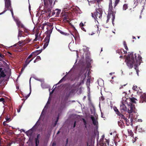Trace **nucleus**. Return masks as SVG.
I'll use <instances>...</instances> for the list:
<instances>
[{
	"label": "nucleus",
	"instance_id": "f257e3e1",
	"mask_svg": "<svg viewBox=\"0 0 146 146\" xmlns=\"http://www.w3.org/2000/svg\"><path fill=\"white\" fill-rule=\"evenodd\" d=\"M142 61V58L140 56L138 55L137 58V57L136 54H133V52L128 54L125 60V62L126 64L129 69H131L133 68V66H134V68L136 70L137 75H138V73L136 68L137 67L138 65L141 64V62Z\"/></svg>",
	"mask_w": 146,
	"mask_h": 146
},
{
	"label": "nucleus",
	"instance_id": "f03ea898",
	"mask_svg": "<svg viewBox=\"0 0 146 146\" xmlns=\"http://www.w3.org/2000/svg\"><path fill=\"white\" fill-rule=\"evenodd\" d=\"M136 100H137L133 98H129L127 99L126 102L128 105V112L129 113H131L133 111L135 108L134 105L132 103H135Z\"/></svg>",
	"mask_w": 146,
	"mask_h": 146
},
{
	"label": "nucleus",
	"instance_id": "7ed1b4c3",
	"mask_svg": "<svg viewBox=\"0 0 146 146\" xmlns=\"http://www.w3.org/2000/svg\"><path fill=\"white\" fill-rule=\"evenodd\" d=\"M114 7H113L112 6V0H110L109 6V9L108 15V16L110 15L111 17V20L113 24V22L115 19V14L116 12V10L115 7L114 5Z\"/></svg>",
	"mask_w": 146,
	"mask_h": 146
},
{
	"label": "nucleus",
	"instance_id": "20e7f679",
	"mask_svg": "<svg viewBox=\"0 0 146 146\" xmlns=\"http://www.w3.org/2000/svg\"><path fill=\"white\" fill-rule=\"evenodd\" d=\"M96 12H94V14L92 13V17L94 18L95 20H101L103 13L102 9L100 8L98 9L96 8Z\"/></svg>",
	"mask_w": 146,
	"mask_h": 146
},
{
	"label": "nucleus",
	"instance_id": "39448f33",
	"mask_svg": "<svg viewBox=\"0 0 146 146\" xmlns=\"http://www.w3.org/2000/svg\"><path fill=\"white\" fill-rule=\"evenodd\" d=\"M5 10L2 12L0 13V15L4 13L7 10H10L11 9H12L10 0H5Z\"/></svg>",
	"mask_w": 146,
	"mask_h": 146
},
{
	"label": "nucleus",
	"instance_id": "423d86ee",
	"mask_svg": "<svg viewBox=\"0 0 146 146\" xmlns=\"http://www.w3.org/2000/svg\"><path fill=\"white\" fill-rule=\"evenodd\" d=\"M50 34H48L46 35V37L45 38L44 43L43 46V48L44 49L48 45L50 39Z\"/></svg>",
	"mask_w": 146,
	"mask_h": 146
},
{
	"label": "nucleus",
	"instance_id": "0eeeda50",
	"mask_svg": "<svg viewBox=\"0 0 146 146\" xmlns=\"http://www.w3.org/2000/svg\"><path fill=\"white\" fill-rule=\"evenodd\" d=\"M43 1L45 8L48 7L49 6H51L53 2L52 0H43Z\"/></svg>",
	"mask_w": 146,
	"mask_h": 146
},
{
	"label": "nucleus",
	"instance_id": "6e6552de",
	"mask_svg": "<svg viewBox=\"0 0 146 146\" xmlns=\"http://www.w3.org/2000/svg\"><path fill=\"white\" fill-rule=\"evenodd\" d=\"M97 31V33L98 32V27L97 26H94L92 29L90 31L89 34L91 35H92L96 33Z\"/></svg>",
	"mask_w": 146,
	"mask_h": 146
},
{
	"label": "nucleus",
	"instance_id": "1a4fd4ad",
	"mask_svg": "<svg viewBox=\"0 0 146 146\" xmlns=\"http://www.w3.org/2000/svg\"><path fill=\"white\" fill-rule=\"evenodd\" d=\"M120 110L122 113H123V112H125L127 111H128L126 106L123 102H122L120 105Z\"/></svg>",
	"mask_w": 146,
	"mask_h": 146
},
{
	"label": "nucleus",
	"instance_id": "9d476101",
	"mask_svg": "<svg viewBox=\"0 0 146 146\" xmlns=\"http://www.w3.org/2000/svg\"><path fill=\"white\" fill-rule=\"evenodd\" d=\"M140 103L146 102V94L144 93L140 96Z\"/></svg>",
	"mask_w": 146,
	"mask_h": 146
},
{
	"label": "nucleus",
	"instance_id": "9b49d317",
	"mask_svg": "<svg viewBox=\"0 0 146 146\" xmlns=\"http://www.w3.org/2000/svg\"><path fill=\"white\" fill-rule=\"evenodd\" d=\"M79 87H78V86L76 85L75 84H74L72 86V88L70 91V93H73L75 92L76 90Z\"/></svg>",
	"mask_w": 146,
	"mask_h": 146
},
{
	"label": "nucleus",
	"instance_id": "f8f14e48",
	"mask_svg": "<svg viewBox=\"0 0 146 146\" xmlns=\"http://www.w3.org/2000/svg\"><path fill=\"white\" fill-rule=\"evenodd\" d=\"M113 110L115 111V113L117 115H118L121 117H123V115L122 114H121L120 113L118 109L116 107H113Z\"/></svg>",
	"mask_w": 146,
	"mask_h": 146
},
{
	"label": "nucleus",
	"instance_id": "ddd939ff",
	"mask_svg": "<svg viewBox=\"0 0 146 146\" xmlns=\"http://www.w3.org/2000/svg\"><path fill=\"white\" fill-rule=\"evenodd\" d=\"M121 119H123L125 121L126 125L128 126L129 125L130 123L129 122V120L125 117L124 115H123V117H121Z\"/></svg>",
	"mask_w": 146,
	"mask_h": 146
},
{
	"label": "nucleus",
	"instance_id": "4468645a",
	"mask_svg": "<svg viewBox=\"0 0 146 146\" xmlns=\"http://www.w3.org/2000/svg\"><path fill=\"white\" fill-rule=\"evenodd\" d=\"M33 58L31 59L27 58L25 61V63L24 64L26 66H27V65L30 63V62L33 60Z\"/></svg>",
	"mask_w": 146,
	"mask_h": 146
},
{
	"label": "nucleus",
	"instance_id": "2eb2a0df",
	"mask_svg": "<svg viewBox=\"0 0 146 146\" xmlns=\"http://www.w3.org/2000/svg\"><path fill=\"white\" fill-rule=\"evenodd\" d=\"M6 76V74L3 71V69L2 68H0V78L1 77H4Z\"/></svg>",
	"mask_w": 146,
	"mask_h": 146
},
{
	"label": "nucleus",
	"instance_id": "dca6fc26",
	"mask_svg": "<svg viewBox=\"0 0 146 146\" xmlns=\"http://www.w3.org/2000/svg\"><path fill=\"white\" fill-rule=\"evenodd\" d=\"M51 8L50 7L46 9H45V12L46 13H47V14L48 15V16L50 17V13L51 12Z\"/></svg>",
	"mask_w": 146,
	"mask_h": 146
},
{
	"label": "nucleus",
	"instance_id": "f3484780",
	"mask_svg": "<svg viewBox=\"0 0 146 146\" xmlns=\"http://www.w3.org/2000/svg\"><path fill=\"white\" fill-rule=\"evenodd\" d=\"M42 49L39 50H36L33 52V54L34 56H36L37 55L40 53L42 51Z\"/></svg>",
	"mask_w": 146,
	"mask_h": 146
},
{
	"label": "nucleus",
	"instance_id": "a211bd4d",
	"mask_svg": "<svg viewBox=\"0 0 146 146\" xmlns=\"http://www.w3.org/2000/svg\"><path fill=\"white\" fill-rule=\"evenodd\" d=\"M18 37H21L22 36L24 37V36L23 35V34H24V32L23 31H21L20 29H18Z\"/></svg>",
	"mask_w": 146,
	"mask_h": 146
},
{
	"label": "nucleus",
	"instance_id": "6ab92c4d",
	"mask_svg": "<svg viewBox=\"0 0 146 146\" xmlns=\"http://www.w3.org/2000/svg\"><path fill=\"white\" fill-rule=\"evenodd\" d=\"M102 139L100 140V142L101 143V144H102L103 145H104V144H105V146H106V143H107L108 145L109 144V142L107 140H106V143H103V141L104 140V135L102 136Z\"/></svg>",
	"mask_w": 146,
	"mask_h": 146
},
{
	"label": "nucleus",
	"instance_id": "aec40b11",
	"mask_svg": "<svg viewBox=\"0 0 146 146\" xmlns=\"http://www.w3.org/2000/svg\"><path fill=\"white\" fill-rule=\"evenodd\" d=\"M57 30L61 34L65 36H68L70 35L69 34H68L62 31L61 30L59 29H57Z\"/></svg>",
	"mask_w": 146,
	"mask_h": 146
},
{
	"label": "nucleus",
	"instance_id": "412c9836",
	"mask_svg": "<svg viewBox=\"0 0 146 146\" xmlns=\"http://www.w3.org/2000/svg\"><path fill=\"white\" fill-rule=\"evenodd\" d=\"M33 131L31 130H29L27 131L25 133L28 136H31L33 134Z\"/></svg>",
	"mask_w": 146,
	"mask_h": 146
},
{
	"label": "nucleus",
	"instance_id": "4be33fe9",
	"mask_svg": "<svg viewBox=\"0 0 146 146\" xmlns=\"http://www.w3.org/2000/svg\"><path fill=\"white\" fill-rule=\"evenodd\" d=\"M17 25L18 26V27H20L21 28H23L25 27L21 23V22L19 21H18L17 22Z\"/></svg>",
	"mask_w": 146,
	"mask_h": 146
},
{
	"label": "nucleus",
	"instance_id": "5701e85b",
	"mask_svg": "<svg viewBox=\"0 0 146 146\" xmlns=\"http://www.w3.org/2000/svg\"><path fill=\"white\" fill-rule=\"evenodd\" d=\"M74 32H70V34L73 36V37L75 39L76 36V35H77V31L76 30H74Z\"/></svg>",
	"mask_w": 146,
	"mask_h": 146
},
{
	"label": "nucleus",
	"instance_id": "b1692460",
	"mask_svg": "<svg viewBox=\"0 0 146 146\" xmlns=\"http://www.w3.org/2000/svg\"><path fill=\"white\" fill-rule=\"evenodd\" d=\"M56 16L55 17H58L61 12V10L60 9H56L55 10Z\"/></svg>",
	"mask_w": 146,
	"mask_h": 146
},
{
	"label": "nucleus",
	"instance_id": "393cba45",
	"mask_svg": "<svg viewBox=\"0 0 146 146\" xmlns=\"http://www.w3.org/2000/svg\"><path fill=\"white\" fill-rule=\"evenodd\" d=\"M127 131L129 136H131V137H133V136L134 134L132 131L131 130L128 129L127 130Z\"/></svg>",
	"mask_w": 146,
	"mask_h": 146
},
{
	"label": "nucleus",
	"instance_id": "a878e982",
	"mask_svg": "<svg viewBox=\"0 0 146 146\" xmlns=\"http://www.w3.org/2000/svg\"><path fill=\"white\" fill-rule=\"evenodd\" d=\"M23 28V30H24V33H27V34H25V35H28L29 34V30L27 29L25 27H24V28Z\"/></svg>",
	"mask_w": 146,
	"mask_h": 146
},
{
	"label": "nucleus",
	"instance_id": "bb28decb",
	"mask_svg": "<svg viewBox=\"0 0 146 146\" xmlns=\"http://www.w3.org/2000/svg\"><path fill=\"white\" fill-rule=\"evenodd\" d=\"M119 125L121 128H123L125 127V125L123 124L122 122L118 121V122Z\"/></svg>",
	"mask_w": 146,
	"mask_h": 146
},
{
	"label": "nucleus",
	"instance_id": "cd10ccee",
	"mask_svg": "<svg viewBox=\"0 0 146 146\" xmlns=\"http://www.w3.org/2000/svg\"><path fill=\"white\" fill-rule=\"evenodd\" d=\"M67 74H66L64 77H63L62 78L59 82L58 83V84H56V85H57V84H59L60 83H61V82H62L64 80H66V79H65V78L66 77V76H67Z\"/></svg>",
	"mask_w": 146,
	"mask_h": 146
},
{
	"label": "nucleus",
	"instance_id": "c85d7f7f",
	"mask_svg": "<svg viewBox=\"0 0 146 146\" xmlns=\"http://www.w3.org/2000/svg\"><path fill=\"white\" fill-rule=\"evenodd\" d=\"M84 80H81L80 82L76 85L78 87H79L81 85L83 84L84 83Z\"/></svg>",
	"mask_w": 146,
	"mask_h": 146
},
{
	"label": "nucleus",
	"instance_id": "c756f323",
	"mask_svg": "<svg viewBox=\"0 0 146 146\" xmlns=\"http://www.w3.org/2000/svg\"><path fill=\"white\" fill-rule=\"evenodd\" d=\"M40 136V134H38L36 136V137L35 138V143H39V138Z\"/></svg>",
	"mask_w": 146,
	"mask_h": 146
},
{
	"label": "nucleus",
	"instance_id": "7c9ffc66",
	"mask_svg": "<svg viewBox=\"0 0 146 146\" xmlns=\"http://www.w3.org/2000/svg\"><path fill=\"white\" fill-rule=\"evenodd\" d=\"M92 120V121L94 125H96V121L94 117H91Z\"/></svg>",
	"mask_w": 146,
	"mask_h": 146
},
{
	"label": "nucleus",
	"instance_id": "2f4dec72",
	"mask_svg": "<svg viewBox=\"0 0 146 146\" xmlns=\"http://www.w3.org/2000/svg\"><path fill=\"white\" fill-rule=\"evenodd\" d=\"M122 51H124L123 49H120L116 51L117 53H119V54H123V52Z\"/></svg>",
	"mask_w": 146,
	"mask_h": 146
},
{
	"label": "nucleus",
	"instance_id": "473e14b6",
	"mask_svg": "<svg viewBox=\"0 0 146 146\" xmlns=\"http://www.w3.org/2000/svg\"><path fill=\"white\" fill-rule=\"evenodd\" d=\"M87 72H86L81 77V80H85L86 77Z\"/></svg>",
	"mask_w": 146,
	"mask_h": 146
},
{
	"label": "nucleus",
	"instance_id": "72a5a7b5",
	"mask_svg": "<svg viewBox=\"0 0 146 146\" xmlns=\"http://www.w3.org/2000/svg\"><path fill=\"white\" fill-rule=\"evenodd\" d=\"M127 5L126 4H124L123 5V10H125L128 8Z\"/></svg>",
	"mask_w": 146,
	"mask_h": 146
},
{
	"label": "nucleus",
	"instance_id": "f704fd0d",
	"mask_svg": "<svg viewBox=\"0 0 146 146\" xmlns=\"http://www.w3.org/2000/svg\"><path fill=\"white\" fill-rule=\"evenodd\" d=\"M139 88H138L137 86L136 85H134L132 88V89L135 91H137L138 90V89Z\"/></svg>",
	"mask_w": 146,
	"mask_h": 146
},
{
	"label": "nucleus",
	"instance_id": "c9c22d12",
	"mask_svg": "<svg viewBox=\"0 0 146 146\" xmlns=\"http://www.w3.org/2000/svg\"><path fill=\"white\" fill-rule=\"evenodd\" d=\"M115 1L114 3L115 7L119 2L120 0H115Z\"/></svg>",
	"mask_w": 146,
	"mask_h": 146
},
{
	"label": "nucleus",
	"instance_id": "e433bc0d",
	"mask_svg": "<svg viewBox=\"0 0 146 146\" xmlns=\"http://www.w3.org/2000/svg\"><path fill=\"white\" fill-rule=\"evenodd\" d=\"M27 66H26L24 64H23V67L22 68L21 70V73L23 72L25 68L27 67Z\"/></svg>",
	"mask_w": 146,
	"mask_h": 146
},
{
	"label": "nucleus",
	"instance_id": "4c0bfd02",
	"mask_svg": "<svg viewBox=\"0 0 146 146\" xmlns=\"http://www.w3.org/2000/svg\"><path fill=\"white\" fill-rule=\"evenodd\" d=\"M27 66H26L24 64H23V67L22 68L21 70V73L23 72L25 68L27 67Z\"/></svg>",
	"mask_w": 146,
	"mask_h": 146
},
{
	"label": "nucleus",
	"instance_id": "58836bf2",
	"mask_svg": "<svg viewBox=\"0 0 146 146\" xmlns=\"http://www.w3.org/2000/svg\"><path fill=\"white\" fill-rule=\"evenodd\" d=\"M31 41V40L29 38H27L24 40V42L26 43H28Z\"/></svg>",
	"mask_w": 146,
	"mask_h": 146
},
{
	"label": "nucleus",
	"instance_id": "ea45409f",
	"mask_svg": "<svg viewBox=\"0 0 146 146\" xmlns=\"http://www.w3.org/2000/svg\"><path fill=\"white\" fill-rule=\"evenodd\" d=\"M107 19L106 21V23H107L108 21H109V19L110 18H111V16H110V15L109 16H108V15H107Z\"/></svg>",
	"mask_w": 146,
	"mask_h": 146
},
{
	"label": "nucleus",
	"instance_id": "a19ab883",
	"mask_svg": "<svg viewBox=\"0 0 146 146\" xmlns=\"http://www.w3.org/2000/svg\"><path fill=\"white\" fill-rule=\"evenodd\" d=\"M100 2V0H94L92 1L93 3H94L96 2L98 3Z\"/></svg>",
	"mask_w": 146,
	"mask_h": 146
},
{
	"label": "nucleus",
	"instance_id": "79ce46f5",
	"mask_svg": "<svg viewBox=\"0 0 146 146\" xmlns=\"http://www.w3.org/2000/svg\"><path fill=\"white\" fill-rule=\"evenodd\" d=\"M83 122L84 123V125L85 126V127L86 128V124H87V123H86V120H85V119H83Z\"/></svg>",
	"mask_w": 146,
	"mask_h": 146
},
{
	"label": "nucleus",
	"instance_id": "37998d69",
	"mask_svg": "<svg viewBox=\"0 0 146 146\" xmlns=\"http://www.w3.org/2000/svg\"><path fill=\"white\" fill-rule=\"evenodd\" d=\"M33 53H32L31 54H30L28 56V57L27 58H28V59H30L33 56H34L33 55Z\"/></svg>",
	"mask_w": 146,
	"mask_h": 146
},
{
	"label": "nucleus",
	"instance_id": "c03bdc74",
	"mask_svg": "<svg viewBox=\"0 0 146 146\" xmlns=\"http://www.w3.org/2000/svg\"><path fill=\"white\" fill-rule=\"evenodd\" d=\"M67 19H68V17H67L66 16H65L64 17L63 19V21H67L66 20Z\"/></svg>",
	"mask_w": 146,
	"mask_h": 146
},
{
	"label": "nucleus",
	"instance_id": "a18cd8bd",
	"mask_svg": "<svg viewBox=\"0 0 146 146\" xmlns=\"http://www.w3.org/2000/svg\"><path fill=\"white\" fill-rule=\"evenodd\" d=\"M36 59L38 61H39L41 60V58L39 56H38L36 57Z\"/></svg>",
	"mask_w": 146,
	"mask_h": 146
},
{
	"label": "nucleus",
	"instance_id": "49530a36",
	"mask_svg": "<svg viewBox=\"0 0 146 146\" xmlns=\"http://www.w3.org/2000/svg\"><path fill=\"white\" fill-rule=\"evenodd\" d=\"M30 90L31 89V88H30ZM31 93V91L30 90V92L29 93L28 95H27L26 96H25V98L26 99H27L29 97V96H30Z\"/></svg>",
	"mask_w": 146,
	"mask_h": 146
},
{
	"label": "nucleus",
	"instance_id": "de8ad7c7",
	"mask_svg": "<svg viewBox=\"0 0 146 146\" xmlns=\"http://www.w3.org/2000/svg\"><path fill=\"white\" fill-rule=\"evenodd\" d=\"M5 119L6 120V121H8V122H9L10 121V118H9L7 116L6 117Z\"/></svg>",
	"mask_w": 146,
	"mask_h": 146
},
{
	"label": "nucleus",
	"instance_id": "09e8293b",
	"mask_svg": "<svg viewBox=\"0 0 146 146\" xmlns=\"http://www.w3.org/2000/svg\"><path fill=\"white\" fill-rule=\"evenodd\" d=\"M10 11L11 12V13L12 17H13V16H14V13H13V9H11V10Z\"/></svg>",
	"mask_w": 146,
	"mask_h": 146
},
{
	"label": "nucleus",
	"instance_id": "8fccbe9b",
	"mask_svg": "<svg viewBox=\"0 0 146 146\" xmlns=\"http://www.w3.org/2000/svg\"><path fill=\"white\" fill-rule=\"evenodd\" d=\"M84 26V24L82 22H81L80 24V26L81 27H83Z\"/></svg>",
	"mask_w": 146,
	"mask_h": 146
},
{
	"label": "nucleus",
	"instance_id": "3c124183",
	"mask_svg": "<svg viewBox=\"0 0 146 146\" xmlns=\"http://www.w3.org/2000/svg\"><path fill=\"white\" fill-rule=\"evenodd\" d=\"M6 122V121H5L3 122V125L5 126H7L8 125L5 123Z\"/></svg>",
	"mask_w": 146,
	"mask_h": 146
},
{
	"label": "nucleus",
	"instance_id": "603ef678",
	"mask_svg": "<svg viewBox=\"0 0 146 146\" xmlns=\"http://www.w3.org/2000/svg\"><path fill=\"white\" fill-rule=\"evenodd\" d=\"M104 100V97L101 96L100 99V100H101L102 101H103Z\"/></svg>",
	"mask_w": 146,
	"mask_h": 146
},
{
	"label": "nucleus",
	"instance_id": "864d4df0",
	"mask_svg": "<svg viewBox=\"0 0 146 146\" xmlns=\"http://www.w3.org/2000/svg\"><path fill=\"white\" fill-rule=\"evenodd\" d=\"M0 102H4V99L3 98H0Z\"/></svg>",
	"mask_w": 146,
	"mask_h": 146
},
{
	"label": "nucleus",
	"instance_id": "5fc2aeb1",
	"mask_svg": "<svg viewBox=\"0 0 146 146\" xmlns=\"http://www.w3.org/2000/svg\"><path fill=\"white\" fill-rule=\"evenodd\" d=\"M84 144L83 143H82V142H81L79 144V146H84Z\"/></svg>",
	"mask_w": 146,
	"mask_h": 146
},
{
	"label": "nucleus",
	"instance_id": "6e6d98bb",
	"mask_svg": "<svg viewBox=\"0 0 146 146\" xmlns=\"http://www.w3.org/2000/svg\"><path fill=\"white\" fill-rule=\"evenodd\" d=\"M81 29L83 31H84L85 32L86 31V29H84V28L83 27H81Z\"/></svg>",
	"mask_w": 146,
	"mask_h": 146
},
{
	"label": "nucleus",
	"instance_id": "4d7b16f0",
	"mask_svg": "<svg viewBox=\"0 0 146 146\" xmlns=\"http://www.w3.org/2000/svg\"><path fill=\"white\" fill-rule=\"evenodd\" d=\"M127 84H124L123 85H122V86L120 88H119V89H121L122 88H123V86H125L126 85H127Z\"/></svg>",
	"mask_w": 146,
	"mask_h": 146
},
{
	"label": "nucleus",
	"instance_id": "13d9d810",
	"mask_svg": "<svg viewBox=\"0 0 146 146\" xmlns=\"http://www.w3.org/2000/svg\"><path fill=\"white\" fill-rule=\"evenodd\" d=\"M90 78H88L87 80V82H89V83L90 82Z\"/></svg>",
	"mask_w": 146,
	"mask_h": 146
},
{
	"label": "nucleus",
	"instance_id": "bf43d9fd",
	"mask_svg": "<svg viewBox=\"0 0 146 146\" xmlns=\"http://www.w3.org/2000/svg\"><path fill=\"white\" fill-rule=\"evenodd\" d=\"M122 52H123V53H122L123 54H126L127 53V51H125L124 50V51H122Z\"/></svg>",
	"mask_w": 146,
	"mask_h": 146
},
{
	"label": "nucleus",
	"instance_id": "052dcab7",
	"mask_svg": "<svg viewBox=\"0 0 146 146\" xmlns=\"http://www.w3.org/2000/svg\"><path fill=\"white\" fill-rule=\"evenodd\" d=\"M124 47L126 50H128V49L127 45L125 46Z\"/></svg>",
	"mask_w": 146,
	"mask_h": 146
},
{
	"label": "nucleus",
	"instance_id": "680f3d73",
	"mask_svg": "<svg viewBox=\"0 0 146 146\" xmlns=\"http://www.w3.org/2000/svg\"><path fill=\"white\" fill-rule=\"evenodd\" d=\"M21 107H20V106H19V107H20V108L19 109V110H17V111L18 112H20V109H21Z\"/></svg>",
	"mask_w": 146,
	"mask_h": 146
},
{
	"label": "nucleus",
	"instance_id": "e2e57ef3",
	"mask_svg": "<svg viewBox=\"0 0 146 146\" xmlns=\"http://www.w3.org/2000/svg\"><path fill=\"white\" fill-rule=\"evenodd\" d=\"M55 11H53V12L52 13V15H54L55 13Z\"/></svg>",
	"mask_w": 146,
	"mask_h": 146
},
{
	"label": "nucleus",
	"instance_id": "0e129e2a",
	"mask_svg": "<svg viewBox=\"0 0 146 146\" xmlns=\"http://www.w3.org/2000/svg\"><path fill=\"white\" fill-rule=\"evenodd\" d=\"M123 44H124V47L125 46L127 45V44H126V43L125 42V41L124 42H123Z\"/></svg>",
	"mask_w": 146,
	"mask_h": 146
},
{
	"label": "nucleus",
	"instance_id": "69168bd1",
	"mask_svg": "<svg viewBox=\"0 0 146 146\" xmlns=\"http://www.w3.org/2000/svg\"><path fill=\"white\" fill-rule=\"evenodd\" d=\"M76 124V121H75L74 123V126H73L74 127H75Z\"/></svg>",
	"mask_w": 146,
	"mask_h": 146
},
{
	"label": "nucleus",
	"instance_id": "338daca9",
	"mask_svg": "<svg viewBox=\"0 0 146 146\" xmlns=\"http://www.w3.org/2000/svg\"><path fill=\"white\" fill-rule=\"evenodd\" d=\"M3 55H2L0 53V57L1 58H3Z\"/></svg>",
	"mask_w": 146,
	"mask_h": 146
},
{
	"label": "nucleus",
	"instance_id": "774afa93",
	"mask_svg": "<svg viewBox=\"0 0 146 146\" xmlns=\"http://www.w3.org/2000/svg\"><path fill=\"white\" fill-rule=\"evenodd\" d=\"M39 143H35V146H38Z\"/></svg>",
	"mask_w": 146,
	"mask_h": 146
}]
</instances>
